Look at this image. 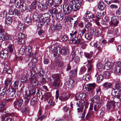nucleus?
Masks as SVG:
<instances>
[{
  "label": "nucleus",
  "mask_w": 121,
  "mask_h": 121,
  "mask_svg": "<svg viewBox=\"0 0 121 121\" xmlns=\"http://www.w3.org/2000/svg\"><path fill=\"white\" fill-rule=\"evenodd\" d=\"M70 4L68 3L65 4L63 5V13L65 15H67L69 14L71 12L72 9L75 3L74 10L77 11L80 8L82 5V0H69Z\"/></svg>",
  "instance_id": "1"
},
{
  "label": "nucleus",
  "mask_w": 121,
  "mask_h": 121,
  "mask_svg": "<svg viewBox=\"0 0 121 121\" xmlns=\"http://www.w3.org/2000/svg\"><path fill=\"white\" fill-rule=\"evenodd\" d=\"M121 84L120 82H117L115 84V89H113L112 91V94L116 96V102H120L121 101Z\"/></svg>",
  "instance_id": "2"
},
{
  "label": "nucleus",
  "mask_w": 121,
  "mask_h": 121,
  "mask_svg": "<svg viewBox=\"0 0 121 121\" xmlns=\"http://www.w3.org/2000/svg\"><path fill=\"white\" fill-rule=\"evenodd\" d=\"M51 50L52 51L53 50L54 52V56H56L59 57L60 56V55L61 53L62 55H65L67 52V51L66 50V48L64 47H63L62 50L61 48L59 47H55V45H52L51 47Z\"/></svg>",
  "instance_id": "3"
},
{
  "label": "nucleus",
  "mask_w": 121,
  "mask_h": 121,
  "mask_svg": "<svg viewBox=\"0 0 121 121\" xmlns=\"http://www.w3.org/2000/svg\"><path fill=\"white\" fill-rule=\"evenodd\" d=\"M15 89L14 88H9L6 90V88L4 87L2 91H0V96L4 95L5 97H13L15 95Z\"/></svg>",
  "instance_id": "4"
},
{
  "label": "nucleus",
  "mask_w": 121,
  "mask_h": 121,
  "mask_svg": "<svg viewBox=\"0 0 121 121\" xmlns=\"http://www.w3.org/2000/svg\"><path fill=\"white\" fill-rule=\"evenodd\" d=\"M50 17V15L48 13H45L42 15L39 18L38 24L39 26L41 27L46 22L48 21Z\"/></svg>",
  "instance_id": "5"
},
{
  "label": "nucleus",
  "mask_w": 121,
  "mask_h": 121,
  "mask_svg": "<svg viewBox=\"0 0 121 121\" xmlns=\"http://www.w3.org/2000/svg\"><path fill=\"white\" fill-rule=\"evenodd\" d=\"M85 104V102L84 100H80L79 102L76 103L77 106L78 108H77L78 114L80 117L81 115H82V112H83L84 108V106Z\"/></svg>",
  "instance_id": "6"
},
{
  "label": "nucleus",
  "mask_w": 121,
  "mask_h": 121,
  "mask_svg": "<svg viewBox=\"0 0 121 121\" xmlns=\"http://www.w3.org/2000/svg\"><path fill=\"white\" fill-rule=\"evenodd\" d=\"M77 80L75 79H70L65 83V86L68 88H73L77 86Z\"/></svg>",
  "instance_id": "7"
},
{
  "label": "nucleus",
  "mask_w": 121,
  "mask_h": 121,
  "mask_svg": "<svg viewBox=\"0 0 121 121\" xmlns=\"http://www.w3.org/2000/svg\"><path fill=\"white\" fill-rule=\"evenodd\" d=\"M16 7L20 9L22 11H25L27 9L26 4L24 2H21L20 0H18L16 3Z\"/></svg>",
  "instance_id": "8"
},
{
  "label": "nucleus",
  "mask_w": 121,
  "mask_h": 121,
  "mask_svg": "<svg viewBox=\"0 0 121 121\" xmlns=\"http://www.w3.org/2000/svg\"><path fill=\"white\" fill-rule=\"evenodd\" d=\"M115 66L113 69L115 74L119 75L121 73V62L117 61L115 63Z\"/></svg>",
  "instance_id": "9"
},
{
  "label": "nucleus",
  "mask_w": 121,
  "mask_h": 121,
  "mask_svg": "<svg viewBox=\"0 0 121 121\" xmlns=\"http://www.w3.org/2000/svg\"><path fill=\"white\" fill-rule=\"evenodd\" d=\"M23 102V100L22 99H17L13 102V106L14 107L17 109H18L22 106Z\"/></svg>",
  "instance_id": "10"
},
{
  "label": "nucleus",
  "mask_w": 121,
  "mask_h": 121,
  "mask_svg": "<svg viewBox=\"0 0 121 121\" xmlns=\"http://www.w3.org/2000/svg\"><path fill=\"white\" fill-rule=\"evenodd\" d=\"M94 18V15L89 11H87L85 15L83 17L84 20L85 21H88V19H90Z\"/></svg>",
  "instance_id": "11"
},
{
  "label": "nucleus",
  "mask_w": 121,
  "mask_h": 121,
  "mask_svg": "<svg viewBox=\"0 0 121 121\" xmlns=\"http://www.w3.org/2000/svg\"><path fill=\"white\" fill-rule=\"evenodd\" d=\"M32 93H31L30 91L28 93H27L26 92L25 94L23 95V97L25 99H30L31 98V96L32 95H34L36 92V90H35L33 89L32 90Z\"/></svg>",
  "instance_id": "12"
},
{
  "label": "nucleus",
  "mask_w": 121,
  "mask_h": 121,
  "mask_svg": "<svg viewBox=\"0 0 121 121\" xmlns=\"http://www.w3.org/2000/svg\"><path fill=\"white\" fill-rule=\"evenodd\" d=\"M17 36L18 39V43L19 44L23 43L24 42V39L26 38V35L24 34L20 33H18Z\"/></svg>",
  "instance_id": "13"
},
{
  "label": "nucleus",
  "mask_w": 121,
  "mask_h": 121,
  "mask_svg": "<svg viewBox=\"0 0 121 121\" xmlns=\"http://www.w3.org/2000/svg\"><path fill=\"white\" fill-rule=\"evenodd\" d=\"M70 94H66L63 93L62 94L59 98L62 101H64L67 100L70 97Z\"/></svg>",
  "instance_id": "14"
},
{
  "label": "nucleus",
  "mask_w": 121,
  "mask_h": 121,
  "mask_svg": "<svg viewBox=\"0 0 121 121\" xmlns=\"http://www.w3.org/2000/svg\"><path fill=\"white\" fill-rule=\"evenodd\" d=\"M46 98L47 101L49 104L51 106H53L55 104V102L52 99V97H51L49 94H47L46 95Z\"/></svg>",
  "instance_id": "15"
},
{
  "label": "nucleus",
  "mask_w": 121,
  "mask_h": 121,
  "mask_svg": "<svg viewBox=\"0 0 121 121\" xmlns=\"http://www.w3.org/2000/svg\"><path fill=\"white\" fill-rule=\"evenodd\" d=\"M32 74H33V76H32L31 74L30 81L32 84L34 86H36L39 84L38 81L35 76H34L33 74L32 73Z\"/></svg>",
  "instance_id": "16"
},
{
  "label": "nucleus",
  "mask_w": 121,
  "mask_h": 121,
  "mask_svg": "<svg viewBox=\"0 0 121 121\" xmlns=\"http://www.w3.org/2000/svg\"><path fill=\"white\" fill-rule=\"evenodd\" d=\"M8 51L6 50H2L0 52V56L4 59L7 58L8 56Z\"/></svg>",
  "instance_id": "17"
},
{
  "label": "nucleus",
  "mask_w": 121,
  "mask_h": 121,
  "mask_svg": "<svg viewBox=\"0 0 121 121\" xmlns=\"http://www.w3.org/2000/svg\"><path fill=\"white\" fill-rule=\"evenodd\" d=\"M98 70L99 72H101L104 69L105 67L104 64L101 62L98 63L96 65Z\"/></svg>",
  "instance_id": "18"
},
{
  "label": "nucleus",
  "mask_w": 121,
  "mask_h": 121,
  "mask_svg": "<svg viewBox=\"0 0 121 121\" xmlns=\"http://www.w3.org/2000/svg\"><path fill=\"white\" fill-rule=\"evenodd\" d=\"M97 6L98 8L100 10H103L105 7L104 2L101 0H100Z\"/></svg>",
  "instance_id": "19"
},
{
  "label": "nucleus",
  "mask_w": 121,
  "mask_h": 121,
  "mask_svg": "<svg viewBox=\"0 0 121 121\" xmlns=\"http://www.w3.org/2000/svg\"><path fill=\"white\" fill-rule=\"evenodd\" d=\"M25 52L26 54L28 55L29 57H30L33 55L31 48L30 47H25Z\"/></svg>",
  "instance_id": "20"
},
{
  "label": "nucleus",
  "mask_w": 121,
  "mask_h": 121,
  "mask_svg": "<svg viewBox=\"0 0 121 121\" xmlns=\"http://www.w3.org/2000/svg\"><path fill=\"white\" fill-rule=\"evenodd\" d=\"M116 102L109 101V102L108 104V106H107V109L108 110H111L115 106V104Z\"/></svg>",
  "instance_id": "21"
},
{
  "label": "nucleus",
  "mask_w": 121,
  "mask_h": 121,
  "mask_svg": "<svg viewBox=\"0 0 121 121\" xmlns=\"http://www.w3.org/2000/svg\"><path fill=\"white\" fill-rule=\"evenodd\" d=\"M78 37H76L72 39L71 40L72 43L74 44H80L81 39H78Z\"/></svg>",
  "instance_id": "22"
},
{
  "label": "nucleus",
  "mask_w": 121,
  "mask_h": 121,
  "mask_svg": "<svg viewBox=\"0 0 121 121\" xmlns=\"http://www.w3.org/2000/svg\"><path fill=\"white\" fill-rule=\"evenodd\" d=\"M61 83L60 81H53L52 86L54 87L58 88L61 86Z\"/></svg>",
  "instance_id": "23"
},
{
  "label": "nucleus",
  "mask_w": 121,
  "mask_h": 121,
  "mask_svg": "<svg viewBox=\"0 0 121 121\" xmlns=\"http://www.w3.org/2000/svg\"><path fill=\"white\" fill-rule=\"evenodd\" d=\"M88 90H94L95 87V84L94 83L89 84L86 85Z\"/></svg>",
  "instance_id": "24"
},
{
  "label": "nucleus",
  "mask_w": 121,
  "mask_h": 121,
  "mask_svg": "<svg viewBox=\"0 0 121 121\" xmlns=\"http://www.w3.org/2000/svg\"><path fill=\"white\" fill-rule=\"evenodd\" d=\"M88 20L87 21H85L84 23L85 27L87 28V29H90L92 26V24L91 22H88Z\"/></svg>",
  "instance_id": "25"
},
{
  "label": "nucleus",
  "mask_w": 121,
  "mask_h": 121,
  "mask_svg": "<svg viewBox=\"0 0 121 121\" xmlns=\"http://www.w3.org/2000/svg\"><path fill=\"white\" fill-rule=\"evenodd\" d=\"M71 36V38H74L76 37H78V32L76 31H74L72 32V33L70 34Z\"/></svg>",
  "instance_id": "26"
},
{
  "label": "nucleus",
  "mask_w": 121,
  "mask_h": 121,
  "mask_svg": "<svg viewBox=\"0 0 121 121\" xmlns=\"http://www.w3.org/2000/svg\"><path fill=\"white\" fill-rule=\"evenodd\" d=\"M25 27L23 23H21V22H19L17 29L19 31H20L22 29H23Z\"/></svg>",
  "instance_id": "27"
},
{
  "label": "nucleus",
  "mask_w": 121,
  "mask_h": 121,
  "mask_svg": "<svg viewBox=\"0 0 121 121\" xmlns=\"http://www.w3.org/2000/svg\"><path fill=\"white\" fill-rule=\"evenodd\" d=\"M52 78L53 79V81H60V75L58 74H55L52 75Z\"/></svg>",
  "instance_id": "28"
},
{
  "label": "nucleus",
  "mask_w": 121,
  "mask_h": 121,
  "mask_svg": "<svg viewBox=\"0 0 121 121\" xmlns=\"http://www.w3.org/2000/svg\"><path fill=\"white\" fill-rule=\"evenodd\" d=\"M50 14H56L58 13L57 9L56 8H52L49 10Z\"/></svg>",
  "instance_id": "29"
},
{
  "label": "nucleus",
  "mask_w": 121,
  "mask_h": 121,
  "mask_svg": "<svg viewBox=\"0 0 121 121\" xmlns=\"http://www.w3.org/2000/svg\"><path fill=\"white\" fill-rule=\"evenodd\" d=\"M89 103L87 102H86L85 105V109L84 110L83 112H82V115L80 116V117L82 118L85 116V111L86 109L88 108V106L89 105Z\"/></svg>",
  "instance_id": "30"
},
{
  "label": "nucleus",
  "mask_w": 121,
  "mask_h": 121,
  "mask_svg": "<svg viewBox=\"0 0 121 121\" xmlns=\"http://www.w3.org/2000/svg\"><path fill=\"white\" fill-rule=\"evenodd\" d=\"M84 93H82L81 94H77L75 96V99L77 100H81V99L82 97L83 96V95Z\"/></svg>",
  "instance_id": "31"
},
{
  "label": "nucleus",
  "mask_w": 121,
  "mask_h": 121,
  "mask_svg": "<svg viewBox=\"0 0 121 121\" xmlns=\"http://www.w3.org/2000/svg\"><path fill=\"white\" fill-rule=\"evenodd\" d=\"M95 91L94 90H88L87 92L88 97H91L94 95Z\"/></svg>",
  "instance_id": "32"
},
{
  "label": "nucleus",
  "mask_w": 121,
  "mask_h": 121,
  "mask_svg": "<svg viewBox=\"0 0 121 121\" xmlns=\"http://www.w3.org/2000/svg\"><path fill=\"white\" fill-rule=\"evenodd\" d=\"M113 17H112L113 20L111 19V21L109 22L110 25L116 26L118 24V22L116 19H113Z\"/></svg>",
  "instance_id": "33"
},
{
  "label": "nucleus",
  "mask_w": 121,
  "mask_h": 121,
  "mask_svg": "<svg viewBox=\"0 0 121 121\" xmlns=\"http://www.w3.org/2000/svg\"><path fill=\"white\" fill-rule=\"evenodd\" d=\"M103 79L104 78L102 75H98L97 77V82L98 83L100 82L103 80Z\"/></svg>",
  "instance_id": "34"
},
{
  "label": "nucleus",
  "mask_w": 121,
  "mask_h": 121,
  "mask_svg": "<svg viewBox=\"0 0 121 121\" xmlns=\"http://www.w3.org/2000/svg\"><path fill=\"white\" fill-rule=\"evenodd\" d=\"M56 17L60 21L62 20L64 18L63 15L62 13H58L56 15Z\"/></svg>",
  "instance_id": "35"
},
{
  "label": "nucleus",
  "mask_w": 121,
  "mask_h": 121,
  "mask_svg": "<svg viewBox=\"0 0 121 121\" xmlns=\"http://www.w3.org/2000/svg\"><path fill=\"white\" fill-rule=\"evenodd\" d=\"M112 84L108 82H105L104 83L103 86L104 87L106 88H108L111 87Z\"/></svg>",
  "instance_id": "36"
},
{
  "label": "nucleus",
  "mask_w": 121,
  "mask_h": 121,
  "mask_svg": "<svg viewBox=\"0 0 121 121\" xmlns=\"http://www.w3.org/2000/svg\"><path fill=\"white\" fill-rule=\"evenodd\" d=\"M86 66L88 68L87 72L89 74L92 72L93 66L91 64H88L86 65Z\"/></svg>",
  "instance_id": "37"
},
{
  "label": "nucleus",
  "mask_w": 121,
  "mask_h": 121,
  "mask_svg": "<svg viewBox=\"0 0 121 121\" xmlns=\"http://www.w3.org/2000/svg\"><path fill=\"white\" fill-rule=\"evenodd\" d=\"M100 99V98L99 96H95L93 98L91 99V102H96Z\"/></svg>",
  "instance_id": "38"
},
{
  "label": "nucleus",
  "mask_w": 121,
  "mask_h": 121,
  "mask_svg": "<svg viewBox=\"0 0 121 121\" xmlns=\"http://www.w3.org/2000/svg\"><path fill=\"white\" fill-rule=\"evenodd\" d=\"M103 74L106 79H108L109 78L110 76V72L107 71H104L103 73Z\"/></svg>",
  "instance_id": "39"
},
{
  "label": "nucleus",
  "mask_w": 121,
  "mask_h": 121,
  "mask_svg": "<svg viewBox=\"0 0 121 121\" xmlns=\"http://www.w3.org/2000/svg\"><path fill=\"white\" fill-rule=\"evenodd\" d=\"M104 67H105L104 69L107 70L111 68V65L110 62H108L105 63L104 65Z\"/></svg>",
  "instance_id": "40"
},
{
  "label": "nucleus",
  "mask_w": 121,
  "mask_h": 121,
  "mask_svg": "<svg viewBox=\"0 0 121 121\" xmlns=\"http://www.w3.org/2000/svg\"><path fill=\"white\" fill-rule=\"evenodd\" d=\"M12 39V37L11 35L6 33H4V41L6 40H10Z\"/></svg>",
  "instance_id": "41"
},
{
  "label": "nucleus",
  "mask_w": 121,
  "mask_h": 121,
  "mask_svg": "<svg viewBox=\"0 0 121 121\" xmlns=\"http://www.w3.org/2000/svg\"><path fill=\"white\" fill-rule=\"evenodd\" d=\"M54 2L55 3V4L54 6L56 7L58 6L61 4L62 2V0H54Z\"/></svg>",
  "instance_id": "42"
},
{
  "label": "nucleus",
  "mask_w": 121,
  "mask_h": 121,
  "mask_svg": "<svg viewBox=\"0 0 121 121\" xmlns=\"http://www.w3.org/2000/svg\"><path fill=\"white\" fill-rule=\"evenodd\" d=\"M90 75L89 74H87L83 76L82 78L83 79L88 81L90 80Z\"/></svg>",
  "instance_id": "43"
},
{
  "label": "nucleus",
  "mask_w": 121,
  "mask_h": 121,
  "mask_svg": "<svg viewBox=\"0 0 121 121\" xmlns=\"http://www.w3.org/2000/svg\"><path fill=\"white\" fill-rule=\"evenodd\" d=\"M4 83L6 86H8L9 85H10L11 84V80L9 78H7L5 80Z\"/></svg>",
  "instance_id": "44"
},
{
  "label": "nucleus",
  "mask_w": 121,
  "mask_h": 121,
  "mask_svg": "<svg viewBox=\"0 0 121 121\" xmlns=\"http://www.w3.org/2000/svg\"><path fill=\"white\" fill-rule=\"evenodd\" d=\"M47 4L49 6H51L54 3L53 0H46Z\"/></svg>",
  "instance_id": "45"
},
{
  "label": "nucleus",
  "mask_w": 121,
  "mask_h": 121,
  "mask_svg": "<svg viewBox=\"0 0 121 121\" xmlns=\"http://www.w3.org/2000/svg\"><path fill=\"white\" fill-rule=\"evenodd\" d=\"M85 38L88 40H90L92 38V35L90 32L86 33L85 35Z\"/></svg>",
  "instance_id": "46"
},
{
  "label": "nucleus",
  "mask_w": 121,
  "mask_h": 121,
  "mask_svg": "<svg viewBox=\"0 0 121 121\" xmlns=\"http://www.w3.org/2000/svg\"><path fill=\"white\" fill-rule=\"evenodd\" d=\"M11 17H8L5 19V22L7 25H9L11 23Z\"/></svg>",
  "instance_id": "47"
},
{
  "label": "nucleus",
  "mask_w": 121,
  "mask_h": 121,
  "mask_svg": "<svg viewBox=\"0 0 121 121\" xmlns=\"http://www.w3.org/2000/svg\"><path fill=\"white\" fill-rule=\"evenodd\" d=\"M5 103L3 102L0 104V112L3 110L4 109Z\"/></svg>",
  "instance_id": "48"
},
{
  "label": "nucleus",
  "mask_w": 121,
  "mask_h": 121,
  "mask_svg": "<svg viewBox=\"0 0 121 121\" xmlns=\"http://www.w3.org/2000/svg\"><path fill=\"white\" fill-rule=\"evenodd\" d=\"M13 46L12 45H9L8 46V50L10 52H13Z\"/></svg>",
  "instance_id": "49"
},
{
  "label": "nucleus",
  "mask_w": 121,
  "mask_h": 121,
  "mask_svg": "<svg viewBox=\"0 0 121 121\" xmlns=\"http://www.w3.org/2000/svg\"><path fill=\"white\" fill-rule=\"evenodd\" d=\"M64 65V63L62 60L58 61L57 63V65L59 67H62Z\"/></svg>",
  "instance_id": "50"
},
{
  "label": "nucleus",
  "mask_w": 121,
  "mask_h": 121,
  "mask_svg": "<svg viewBox=\"0 0 121 121\" xmlns=\"http://www.w3.org/2000/svg\"><path fill=\"white\" fill-rule=\"evenodd\" d=\"M37 99L35 98H33L31 100L30 102V104H31L33 105L35 104L37 102Z\"/></svg>",
  "instance_id": "51"
},
{
  "label": "nucleus",
  "mask_w": 121,
  "mask_h": 121,
  "mask_svg": "<svg viewBox=\"0 0 121 121\" xmlns=\"http://www.w3.org/2000/svg\"><path fill=\"white\" fill-rule=\"evenodd\" d=\"M51 29L52 32H55L56 30L55 25L54 24H52L51 26Z\"/></svg>",
  "instance_id": "52"
},
{
  "label": "nucleus",
  "mask_w": 121,
  "mask_h": 121,
  "mask_svg": "<svg viewBox=\"0 0 121 121\" xmlns=\"http://www.w3.org/2000/svg\"><path fill=\"white\" fill-rule=\"evenodd\" d=\"M80 44L81 45V48L83 49H84L87 46L84 41H81Z\"/></svg>",
  "instance_id": "53"
},
{
  "label": "nucleus",
  "mask_w": 121,
  "mask_h": 121,
  "mask_svg": "<svg viewBox=\"0 0 121 121\" xmlns=\"http://www.w3.org/2000/svg\"><path fill=\"white\" fill-rule=\"evenodd\" d=\"M36 0H34V1L32 2L31 4V5L33 9H35L37 7Z\"/></svg>",
  "instance_id": "54"
},
{
  "label": "nucleus",
  "mask_w": 121,
  "mask_h": 121,
  "mask_svg": "<svg viewBox=\"0 0 121 121\" xmlns=\"http://www.w3.org/2000/svg\"><path fill=\"white\" fill-rule=\"evenodd\" d=\"M55 25L57 30H59L61 28V26L60 23H57Z\"/></svg>",
  "instance_id": "55"
},
{
  "label": "nucleus",
  "mask_w": 121,
  "mask_h": 121,
  "mask_svg": "<svg viewBox=\"0 0 121 121\" xmlns=\"http://www.w3.org/2000/svg\"><path fill=\"white\" fill-rule=\"evenodd\" d=\"M86 69L84 66L82 67L80 70V72L81 74H82L84 73L86 71Z\"/></svg>",
  "instance_id": "56"
},
{
  "label": "nucleus",
  "mask_w": 121,
  "mask_h": 121,
  "mask_svg": "<svg viewBox=\"0 0 121 121\" xmlns=\"http://www.w3.org/2000/svg\"><path fill=\"white\" fill-rule=\"evenodd\" d=\"M31 18L29 16H27L26 17L25 21L27 23H29L31 22Z\"/></svg>",
  "instance_id": "57"
},
{
  "label": "nucleus",
  "mask_w": 121,
  "mask_h": 121,
  "mask_svg": "<svg viewBox=\"0 0 121 121\" xmlns=\"http://www.w3.org/2000/svg\"><path fill=\"white\" fill-rule=\"evenodd\" d=\"M19 84V82L18 81H16L14 82V86L15 88H17Z\"/></svg>",
  "instance_id": "58"
},
{
  "label": "nucleus",
  "mask_w": 121,
  "mask_h": 121,
  "mask_svg": "<svg viewBox=\"0 0 121 121\" xmlns=\"http://www.w3.org/2000/svg\"><path fill=\"white\" fill-rule=\"evenodd\" d=\"M93 112L92 111H90L86 115V119H88L92 114Z\"/></svg>",
  "instance_id": "59"
},
{
  "label": "nucleus",
  "mask_w": 121,
  "mask_h": 121,
  "mask_svg": "<svg viewBox=\"0 0 121 121\" xmlns=\"http://www.w3.org/2000/svg\"><path fill=\"white\" fill-rule=\"evenodd\" d=\"M62 40L64 41H66L68 39V37L66 35L63 36L61 38Z\"/></svg>",
  "instance_id": "60"
},
{
  "label": "nucleus",
  "mask_w": 121,
  "mask_h": 121,
  "mask_svg": "<svg viewBox=\"0 0 121 121\" xmlns=\"http://www.w3.org/2000/svg\"><path fill=\"white\" fill-rule=\"evenodd\" d=\"M110 7L112 9H116L118 8V7L117 5L114 4H111L110 6Z\"/></svg>",
  "instance_id": "61"
},
{
  "label": "nucleus",
  "mask_w": 121,
  "mask_h": 121,
  "mask_svg": "<svg viewBox=\"0 0 121 121\" xmlns=\"http://www.w3.org/2000/svg\"><path fill=\"white\" fill-rule=\"evenodd\" d=\"M70 73L73 76L77 74V71L75 69L71 70L70 71Z\"/></svg>",
  "instance_id": "62"
},
{
  "label": "nucleus",
  "mask_w": 121,
  "mask_h": 121,
  "mask_svg": "<svg viewBox=\"0 0 121 121\" xmlns=\"http://www.w3.org/2000/svg\"><path fill=\"white\" fill-rule=\"evenodd\" d=\"M25 52V47L24 46H23L22 48L20 49V52L22 54H23Z\"/></svg>",
  "instance_id": "63"
},
{
  "label": "nucleus",
  "mask_w": 121,
  "mask_h": 121,
  "mask_svg": "<svg viewBox=\"0 0 121 121\" xmlns=\"http://www.w3.org/2000/svg\"><path fill=\"white\" fill-rule=\"evenodd\" d=\"M40 6L41 8L42 9V10L46 9L47 8V7L45 4H42L41 6Z\"/></svg>",
  "instance_id": "64"
}]
</instances>
